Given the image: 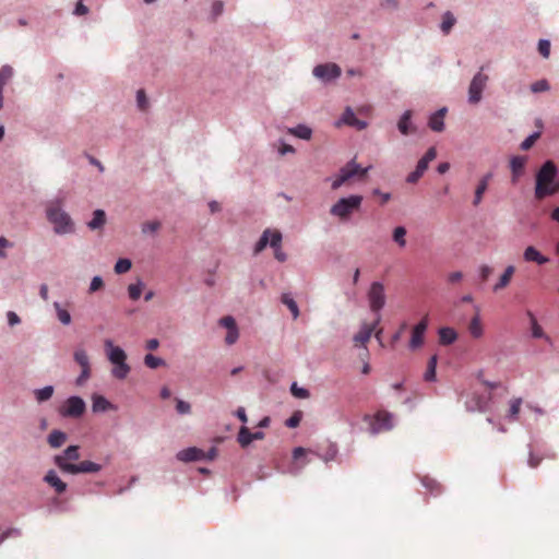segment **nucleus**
<instances>
[{"mask_svg":"<svg viewBox=\"0 0 559 559\" xmlns=\"http://www.w3.org/2000/svg\"><path fill=\"white\" fill-rule=\"evenodd\" d=\"M46 219L52 225V230L58 236L72 235L75 233V222L63 209V199L55 198L49 200L45 206Z\"/></svg>","mask_w":559,"mask_h":559,"instance_id":"f257e3e1","label":"nucleus"},{"mask_svg":"<svg viewBox=\"0 0 559 559\" xmlns=\"http://www.w3.org/2000/svg\"><path fill=\"white\" fill-rule=\"evenodd\" d=\"M558 167L552 160L543 163L535 178V197L542 200L559 192Z\"/></svg>","mask_w":559,"mask_h":559,"instance_id":"f03ea898","label":"nucleus"},{"mask_svg":"<svg viewBox=\"0 0 559 559\" xmlns=\"http://www.w3.org/2000/svg\"><path fill=\"white\" fill-rule=\"evenodd\" d=\"M104 347L107 359L114 366L110 372L111 376L115 379L124 380L131 371V367L127 362V353L109 338L105 340Z\"/></svg>","mask_w":559,"mask_h":559,"instance_id":"7ed1b4c3","label":"nucleus"},{"mask_svg":"<svg viewBox=\"0 0 559 559\" xmlns=\"http://www.w3.org/2000/svg\"><path fill=\"white\" fill-rule=\"evenodd\" d=\"M361 202L362 197L359 194L341 198L331 206L330 214L341 221H347L354 212L360 209Z\"/></svg>","mask_w":559,"mask_h":559,"instance_id":"20e7f679","label":"nucleus"},{"mask_svg":"<svg viewBox=\"0 0 559 559\" xmlns=\"http://www.w3.org/2000/svg\"><path fill=\"white\" fill-rule=\"evenodd\" d=\"M367 298L371 312L377 314V320L374 322V324H377L380 321V311L385 306L386 300L383 283L379 281L372 282L368 289Z\"/></svg>","mask_w":559,"mask_h":559,"instance_id":"39448f33","label":"nucleus"},{"mask_svg":"<svg viewBox=\"0 0 559 559\" xmlns=\"http://www.w3.org/2000/svg\"><path fill=\"white\" fill-rule=\"evenodd\" d=\"M364 421L369 424V433L376 436L381 431H389L394 427L393 416L388 412H380L376 416L366 414Z\"/></svg>","mask_w":559,"mask_h":559,"instance_id":"423d86ee","label":"nucleus"},{"mask_svg":"<svg viewBox=\"0 0 559 559\" xmlns=\"http://www.w3.org/2000/svg\"><path fill=\"white\" fill-rule=\"evenodd\" d=\"M485 67H480L479 71L473 76L468 85V97L467 102L472 105L478 104L483 98V92L487 86L489 76L483 71Z\"/></svg>","mask_w":559,"mask_h":559,"instance_id":"0eeeda50","label":"nucleus"},{"mask_svg":"<svg viewBox=\"0 0 559 559\" xmlns=\"http://www.w3.org/2000/svg\"><path fill=\"white\" fill-rule=\"evenodd\" d=\"M86 411L85 401L79 395L69 396L59 408V414L64 418H79Z\"/></svg>","mask_w":559,"mask_h":559,"instance_id":"6e6552de","label":"nucleus"},{"mask_svg":"<svg viewBox=\"0 0 559 559\" xmlns=\"http://www.w3.org/2000/svg\"><path fill=\"white\" fill-rule=\"evenodd\" d=\"M312 74L323 84H329L341 76L342 69L334 62L320 63L313 68Z\"/></svg>","mask_w":559,"mask_h":559,"instance_id":"1a4fd4ad","label":"nucleus"},{"mask_svg":"<svg viewBox=\"0 0 559 559\" xmlns=\"http://www.w3.org/2000/svg\"><path fill=\"white\" fill-rule=\"evenodd\" d=\"M437 157V150L435 146H431L427 150L424 156L418 160L415 170L409 173L406 177V182L416 183L424 173L427 170L428 165L431 160Z\"/></svg>","mask_w":559,"mask_h":559,"instance_id":"9d476101","label":"nucleus"},{"mask_svg":"<svg viewBox=\"0 0 559 559\" xmlns=\"http://www.w3.org/2000/svg\"><path fill=\"white\" fill-rule=\"evenodd\" d=\"M428 328L427 319L419 321L412 330V337L408 344L409 349L415 350L424 344V335Z\"/></svg>","mask_w":559,"mask_h":559,"instance_id":"9b49d317","label":"nucleus"},{"mask_svg":"<svg viewBox=\"0 0 559 559\" xmlns=\"http://www.w3.org/2000/svg\"><path fill=\"white\" fill-rule=\"evenodd\" d=\"M264 432L259 430L251 432L248 427L241 426L237 436V441L242 448H247L254 440H262Z\"/></svg>","mask_w":559,"mask_h":559,"instance_id":"f8f14e48","label":"nucleus"},{"mask_svg":"<svg viewBox=\"0 0 559 559\" xmlns=\"http://www.w3.org/2000/svg\"><path fill=\"white\" fill-rule=\"evenodd\" d=\"M176 457L181 462H198L205 459V452L199 448L190 447L179 451Z\"/></svg>","mask_w":559,"mask_h":559,"instance_id":"ddd939ff","label":"nucleus"},{"mask_svg":"<svg viewBox=\"0 0 559 559\" xmlns=\"http://www.w3.org/2000/svg\"><path fill=\"white\" fill-rule=\"evenodd\" d=\"M341 122L350 127H355L357 130H364L368 126L367 121L359 120L356 118L354 110L349 106L345 108L341 117Z\"/></svg>","mask_w":559,"mask_h":559,"instance_id":"4468645a","label":"nucleus"},{"mask_svg":"<svg viewBox=\"0 0 559 559\" xmlns=\"http://www.w3.org/2000/svg\"><path fill=\"white\" fill-rule=\"evenodd\" d=\"M282 233L280 230H274L272 234V238L270 241V247L274 249V257L280 262H285L287 259V254L282 250Z\"/></svg>","mask_w":559,"mask_h":559,"instance_id":"2eb2a0df","label":"nucleus"},{"mask_svg":"<svg viewBox=\"0 0 559 559\" xmlns=\"http://www.w3.org/2000/svg\"><path fill=\"white\" fill-rule=\"evenodd\" d=\"M44 481L50 485L56 492L63 493L67 490V484L57 475L56 471L49 469L44 476Z\"/></svg>","mask_w":559,"mask_h":559,"instance_id":"dca6fc26","label":"nucleus"},{"mask_svg":"<svg viewBox=\"0 0 559 559\" xmlns=\"http://www.w3.org/2000/svg\"><path fill=\"white\" fill-rule=\"evenodd\" d=\"M447 108L442 107L430 115L428 126L435 132H441L444 130V115L447 112Z\"/></svg>","mask_w":559,"mask_h":559,"instance_id":"f3484780","label":"nucleus"},{"mask_svg":"<svg viewBox=\"0 0 559 559\" xmlns=\"http://www.w3.org/2000/svg\"><path fill=\"white\" fill-rule=\"evenodd\" d=\"M525 261L535 262L538 265H544L549 262V259L542 254L534 246H528L523 253Z\"/></svg>","mask_w":559,"mask_h":559,"instance_id":"a211bd4d","label":"nucleus"},{"mask_svg":"<svg viewBox=\"0 0 559 559\" xmlns=\"http://www.w3.org/2000/svg\"><path fill=\"white\" fill-rule=\"evenodd\" d=\"M116 406L111 404L105 396L93 394L92 396V411L94 413H104L109 409H115Z\"/></svg>","mask_w":559,"mask_h":559,"instance_id":"6ab92c4d","label":"nucleus"},{"mask_svg":"<svg viewBox=\"0 0 559 559\" xmlns=\"http://www.w3.org/2000/svg\"><path fill=\"white\" fill-rule=\"evenodd\" d=\"M439 343L443 346L451 345L457 340V333L453 328L442 326L438 331Z\"/></svg>","mask_w":559,"mask_h":559,"instance_id":"aec40b11","label":"nucleus"},{"mask_svg":"<svg viewBox=\"0 0 559 559\" xmlns=\"http://www.w3.org/2000/svg\"><path fill=\"white\" fill-rule=\"evenodd\" d=\"M492 178V174L491 173H488L486 174L478 182L476 189H475V194H474V200H473V204L476 206L478 205L481 200H483V195L484 193L486 192V190L488 189V183H489V180Z\"/></svg>","mask_w":559,"mask_h":559,"instance_id":"412c9836","label":"nucleus"},{"mask_svg":"<svg viewBox=\"0 0 559 559\" xmlns=\"http://www.w3.org/2000/svg\"><path fill=\"white\" fill-rule=\"evenodd\" d=\"M465 407L468 412H485L487 401L485 397L475 394L465 402Z\"/></svg>","mask_w":559,"mask_h":559,"instance_id":"4be33fe9","label":"nucleus"},{"mask_svg":"<svg viewBox=\"0 0 559 559\" xmlns=\"http://www.w3.org/2000/svg\"><path fill=\"white\" fill-rule=\"evenodd\" d=\"M476 308V314L471 319V322L468 324V332L474 338H479L484 334L480 316H479V309Z\"/></svg>","mask_w":559,"mask_h":559,"instance_id":"5701e85b","label":"nucleus"},{"mask_svg":"<svg viewBox=\"0 0 559 559\" xmlns=\"http://www.w3.org/2000/svg\"><path fill=\"white\" fill-rule=\"evenodd\" d=\"M106 224V213L104 210L97 209L93 212V218L87 223L91 230H97Z\"/></svg>","mask_w":559,"mask_h":559,"instance_id":"b1692460","label":"nucleus"},{"mask_svg":"<svg viewBox=\"0 0 559 559\" xmlns=\"http://www.w3.org/2000/svg\"><path fill=\"white\" fill-rule=\"evenodd\" d=\"M397 129L403 135H408L412 129V111L405 110L397 121Z\"/></svg>","mask_w":559,"mask_h":559,"instance_id":"393cba45","label":"nucleus"},{"mask_svg":"<svg viewBox=\"0 0 559 559\" xmlns=\"http://www.w3.org/2000/svg\"><path fill=\"white\" fill-rule=\"evenodd\" d=\"M288 132L301 140H310L312 135L311 128L304 123H299L296 127L289 128Z\"/></svg>","mask_w":559,"mask_h":559,"instance_id":"a878e982","label":"nucleus"},{"mask_svg":"<svg viewBox=\"0 0 559 559\" xmlns=\"http://www.w3.org/2000/svg\"><path fill=\"white\" fill-rule=\"evenodd\" d=\"M274 230H271L270 228H266L262 235L260 236L259 240L254 245L253 248V254H259L261 251H263L267 246H270V241L272 238V234Z\"/></svg>","mask_w":559,"mask_h":559,"instance_id":"bb28decb","label":"nucleus"},{"mask_svg":"<svg viewBox=\"0 0 559 559\" xmlns=\"http://www.w3.org/2000/svg\"><path fill=\"white\" fill-rule=\"evenodd\" d=\"M358 163L355 159H350L345 166L338 170V176L348 181L357 175Z\"/></svg>","mask_w":559,"mask_h":559,"instance_id":"cd10ccee","label":"nucleus"},{"mask_svg":"<svg viewBox=\"0 0 559 559\" xmlns=\"http://www.w3.org/2000/svg\"><path fill=\"white\" fill-rule=\"evenodd\" d=\"M53 462L63 473L72 475L81 473L80 463L74 464L70 462H64V460L60 457H53Z\"/></svg>","mask_w":559,"mask_h":559,"instance_id":"c85d7f7f","label":"nucleus"},{"mask_svg":"<svg viewBox=\"0 0 559 559\" xmlns=\"http://www.w3.org/2000/svg\"><path fill=\"white\" fill-rule=\"evenodd\" d=\"M281 301L289 309L293 318L296 320L299 317L300 312H299V307H298L297 302L295 301V299L293 298L292 294L290 293L282 294Z\"/></svg>","mask_w":559,"mask_h":559,"instance_id":"c756f323","label":"nucleus"},{"mask_svg":"<svg viewBox=\"0 0 559 559\" xmlns=\"http://www.w3.org/2000/svg\"><path fill=\"white\" fill-rule=\"evenodd\" d=\"M525 166V157L524 156H513L510 160V167L512 171V180L513 182L516 180V178L522 173L523 168Z\"/></svg>","mask_w":559,"mask_h":559,"instance_id":"7c9ffc66","label":"nucleus"},{"mask_svg":"<svg viewBox=\"0 0 559 559\" xmlns=\"http://www.w3.org/2000/svg\"><path fill=\"white\" fill-rule=\"evenodd\" d=\"M437 364H438V357H437V355H432L428 360L427 370L424 373L425 381L435 382L437 380V373H436Z\"/></svg>","mask_w":559,"mask_h":559,"instance_id":"2f4dec72","label":"nucleus"},{"mask_svg":"<svg viewBox=\"0 0 559 559\" xmlns=\"http://www.w3.org/2000/svg\"><path fill=\"white\" fill-rule=\"evenodd\" d=\"M515 271V267L513 265H509L503 274L500 276L498 283L493 286V292H499L500 289L504 288L509 285L511 277Z\"/></svg>","mask_w":559,"mask_h":559,"instance_id":"473e14b6","label":"nucleus"},{"mask_svg":"<svg viewBox=\"0 0 559 559\" xmlns=\"http://www.w3.org/2000/svg\"><path fill=\"white\" fill-rule=\"evenodd\" d=\"M53 308L56 310L57 319L63 325H69L72 322V318L70 312L64 309L59 301L53 302Z\"/></svg>","mask_w":559,"mask_h":559,"instance_id":"72a5a7b5","label":"nucleus"},{"mask_svg":"<svg viewBox=\"0 0 559 559\" xmlns=\"http://www.w3.org/2000/svg\"><path fill=\"white\" fill-rule=\"evenodd\" d=\"M527 316H528V317H530V319H531V331H532V336H533L534 338H545L546 341L550 342L549 336H547V335L544 333V331H543L542 326L538 324V322H537L536 318L534 317V314H533L531 311H528V312H527Z\"/></svg>","mask_w":559,"mask_h":559,"instance_id":"f704fd0d","label":"nucleus"},{"mask_svg":"<svg viewBox=\"0 0 559 559\" xmlns=\"http://www.w3.org/2000/svg\"><path fill=\"white\" fill-rule=\"evenodd\" d=\"M67 440V433L61 430H52L48 436L51 448H60Z\"/></svg>","mask_w":559,"mask_h":559,"instance_id":"c9c22d12","label":"nucleus"},{"mask_svg":"<svg viewBox=\"0 0 559 559\" xmlns=\"http://www.w3.org/2000/svg\"><path fill=\"white\" fill-rule=\"evenodd\" d=\"M53 392L55 388L52 385H46L41 389L34 390V395L38 403H44L51 399Z\"/></svg>","mask_w":559,"mask_h":559,"instance_id":"e433bc0d","label":"nucleus"},{"mask_svg":"<svg viewBox=\"0 0 559 559\" xmlns=\"http://www.w3.org/2000/svg\"><path fill=\"white\" fill-rule=\"evenodd\" d=\"M456 23V19L452 12L447 11L442 15V22L440 24V29L443 34H449L454 24Z\"/></svg>","mask_w":559,"mask_h":559,"instance_id":"4c0bfd02","label":"nucleus"},{"mask_svg":"<svg viewBox=\"0 0 559 559\" xmlns=\"http://www.w3.org/2000/svg\"><path fill=\"white\" fill-rule=\"evenodd\" d=\"M421 484L433 496H438L442 491L441 485L436 479L430 478L429 476H424L421 478Z\"/></svg>","mask_w":559,"mask_h":559,"instance_id":"58836bf2","label":"nucleus"},{"mask_svg":"<svg viewBox=\"0 0 559 559\" xmlns=\"http://www.w3.org/2000/svg\"><path fill=\"white\" fill-rule=\"evenodd\" d=\"M373 329H374V324L373 325H367V324L362 325L360 331L354 335V337H353L354 342L362 343V344L368 342L369 338L371 337Z\"/></svg>","mask_w":559,"mask_h":559,"instance_id":"ea45409f","label":"nucleus"},{"mask_svg":"<svg viewBox=\"0 0 559 559\" xmlns=\"http://www.w3.org/2000/svg\"><path fill=\"white\" fill-rule=\"evenodd\" d=\"M406 234L407 230L404 226H397L393 229L392 239L400 248H404L406 246Z\"/></svg>","mask_w":559,"mask_h":559,"instance_id":"a19ab883","label":"nucleus"},{"mask_svg":"<svg viewBox=\"0 0 559 559\" xmlns=\"http://www.w3.org/2000/svg\"><path fill=\"white\" fill-rule=\"evenodd\" d=\"M55 457H60L64 460V462L68 461H76L80 459V452L78 445H69L62 454L56 455Z\"/></svg>","mask_w":559,"mask_h":559,"instance_id":"79ce46f5","label":"nucleus"},{"mask_svg":"<svg viewBox=\"0 0 559 559\" xmlns=\"http://www.w3.org/2000/svg\"><path fill=\"white\" fill-rule=\"evenodd\" d=\"M144 365L150 369H157L165 366L166 361L160 357L154 356L153 354H146L144 356Z\"/></svg>","mask_w":559,"mask_h":559,"instance_id":"37998d69","label":"nucleus"},{"mask_svg":"<svg viewBox=\"0 0 559 559\" xmlns=\"http://www.w3.org/2000/svg\"><path fill=\"white\" fill-rule=\"evenodd\" d=\"M74 361L80 365L81 369L91 368L90 359L86 352L83 348H78L73 354Z\"/></svg>","mask_w":559,"mask_h":559,"instance_id":"c03bdc74","label":"nucleus"},{"mask_svg":"<svg viewBox=\"0 0 559 559\" xmlns=\"http://www.w3.org/2000/svg\"><path fill=\"white\" fill-rule=\"evenodd\" d=\"M14 70L11 66L4 64L0 68V87L4 88L8 82L13 78Z\"/></svg>","mask_w":559,"mask_h":559,"instance_id":"a18cd8bd","label":"nucleus"},{"mask_svg":"<svg viewBox=\"0 0 559 559\" xmlns=\"http://www.w3.org/2000/svg\"><path fill=\"white\" fill-rule=\"evenodd\" d=\"M143 287H144V283L140 278L135 283L130 284L128 286V294H129L130 299L138 300L141 296Z\"/></svg>","mask_w":559,"mask_h":559,"instance_id":"49530a36","label":"nucleus"},{"mask_svg":"<svg viewBox=\"0 0 559 559\" xmlns=\"http://www.w3.org/2000/svg\"><path fill=\"white\" fill-rule=\"evenodd\" d=\"M131 266H132V262L130 259L120 258L117 260L114 270L117 274H123V273H127L131 269Z\"/></svg>","mask_w":559,"mask_h":559,"instance_id":"de8ad7c7","label":"nucleus"},{"mask_svg":"<svg viewBox=\"0 0 559 559\" xmlns=\"http://www.w3.org/2000/svg\"><path fill=\"white\" fill-rule=\"evenodd\" d=\"M290 393L296 399H308L310 396V392L308 389L298 386L297 382H293L290 385Z\"/></svg>","mask_w":559,"mask_h":559,"instance_id":"09e8293b","label":"nucleus"},{"mask_svg":"<svg viewBox=\"0 0 559 559\" xmlns=\"http://www.w3.org/2000/svg\"><path fill=\"white\" fill-rule=\"evenodd\" d=\"M81 473H98L102 469V465L91 461L80 462Z\"/></svg>","mask_w":559,"mask_h":559,"instance_id":"8fccbe9b","label":"nucleus"},{"mask_svg":"<svg viewBox=\"0 0 559 559\" xmlns=\"http://www.w3.org/2000/svg\"><path fill=\"white\" fill-rule=\"evenodd\" d=\"M550 40L542 38L538 40L537 50L543 58H548L550 55Z\"/></svg>","mask_w":559,"mask_h":559,"instance_id":"3c124183","label":"nucleus"},{"mask_svg":"<svg viewBox=\"0 0 559 559\" xmlns=\"http://www.w3.org/2000/svg\"><path fill=\"white\" fill-rule=\"evenodd\" d=\"M549 90H550V85H549L548 81L545 79L538 80L531 85L532 93H542V92H547Z\"/></svg>","mask_w":559,"mask_h":559,"instance_id":"603ef678","label":"nucleus"},{"mask_svg":"<svg viewBox=\"0 0 559 559\" xmlns=\"http://www.w3.org/2000/svg\"><path fill=\"white\" fill-rule=\"evenodd\" d=\"M160 228V223L158 221L146 222L142 224L141 231L142 234H154Z\"/></svg>","mask_w":559,"mask_h":559,"instance_id":"864d4df0","label":"nucleus"},{"mask_svg":"<svg viewBox=\"0 0 559 559\" xmlns=\"http://www.w3.org/2000/svg\"><path fill=\"white\" fill-rule=\"evenodd\" d=\"M302 419V412L296 411L289 418L286 419L285 425L288 428H296Z\"/></svg>","mask_w":559,"mask_h":559,"instance_id":"5fc2aeb1","label":"nucleus"},{"mask_svg":"<svg viewBox=\"0 0 559 559\" xmlns=\"http://www.w3.org/2000/svg\"><path fill=\"white\" fill-rule=\"evenodd\" d=\"M337 452H338V450H337V445H336L335 443H331V444L328 447V449H326L325 453H324L323 455H321L320 457H321L324 462H326V463H328V462H330V461H333V460L336 457Z\"/></svg>","mask_w":559,"mask_h":559,"instance_id":"6e6d98bb","label":"nucleus"},{"mask_svg":"<svg viewBox=\"0 0 559 559\" xmlns=\"http://www.w3.org/2000/svg\"><path fill=\"white\" fill-rule=\"evenodd\" d=\"M224 11V3L221 0H215L211 8V20L215 21Z\"/></svg>","mask_w":559,"mask_h":559,"instance_id":"4d7b16f0","label":"nucleus"},{"mask_svg":"<svg viewBox=\"0 0 559 559\" xmlns=\"http://www.w3.org/2000/svg\"><path fill=\"white\" fill-rule=\"evenodd\" d=\"M176 411L179 415H189L191 413V405L183 400L176 399Z\"/></svg>","mask_w":559,"mask_h":559,"instance_id":"13d9d810","label":"nucleus"},{"mask_svg":"<svg viewBox=\"0 0 559 559\" xmlns=\"http://www.w3.org/2000/svg\"><path fill=\"white\" fill-rule=\"evenodd\" d=\"M136 106L140 110H145L148 106V100L144 90H139L136 92Z\"/></svg>","mask_w":559,"mask_h":559,"instance_id":"bf43d9fd","label":"nucleus"},{"mask_svg":"<svg viewBox=\"0 0 559 559\" xmlns=\"http://www.w3.org/2000/svg\"><path fill=\"white\" fill-rule=\"evenodd\" d=\"M527 447H528L527 465L530 467H532V468H535V467H537L539 465V463L542 462L543 457L535 455L531 444H528Z\"/></svg>","mask_w":559,"mask_h":559,"instance_id":"052dcab7","label":"nucleus"},{"mask_svg":"<svg viewBox=\"0 0 559 559\" xmlns=\"http://www.w3.org/2000/svg\"><path fill=\"white\" fill-rule=\"evenodd\" d=\"M539 136V132H533L521 143L520 147L524 151L530 150Z\"/></svg>","mask_w":559,"mask_h":559,"instance_id":"680f3d73","label":"nucleus"},{"mask_svg":"<svg viewBox=\"0 0 559 559\" xmlns=\"http://www.w3.org/2000/svg\"><path fill=\"white\" fill-rule=\"evenodd\" d=\"M91 377V368L81 369L80 374L75 379V384L82 386Z\"/></svg>","mask_w":559,"mask_h":559,"instance_id":"e2e57ef3","label":"nucleus"},{"mask_svg":"<svg viewBox=\"0 0 559 559\" xmlns=\"http://www.w3.org/2000/svg\"><path fill=\"white\" fill-rule=\"evenodd\" d=\"M522 404V399H515L511 402V405H510V413H509V418L510 419H514L516 417V415L519 414L520 412V406Z\"/></svg>","mask_w":559,"mask_h":559,"instance_id":"0e129e2a","label":"nucleus"},{"mask_svg":"<svg viewBox=\"0 0 559 559\" xmlns=\"http://www.w3.org/2000/svg\"><path fill=\"white\" fill-rule=\"evenodd\" d=\"M219 325L226 328L227 330H231V329H236L237 328L236 320L231 316H226V317L221 318Z\"/></svg>","mask_w":559,"mask_h":559,"instance_id":"69168bd1","label":"nucleus"},{"mask_svg":"<svg viewBox=\"0 0 559 559\" xmlns=\"http://www.w3.org/2000/svg\"><path fill=\"white\" fill-rule=\"evenodd\" d=\"M103 286H104V281L102 278V276L96 275L92 278L88 289L91 293H95L98 289H100Z\"/></svg>","mask_w":559,"mask_h":559,"instance_id":"338daca9","label":"nucleus"},{"mask_svg":"<svg viewBox=\"0 0 559 559\" xmlns=\"http://www.w3.org/2000/svg\"><path fill=\"white\" fill-rule=\"evenodd\" d=\"M238 337H239L238 328H236V329H231V330H227V334H226V337H225V342H226V344H228V345H233L234 343H236V341L238 340Z\"/></svg>","mask_w":559,"mask_h":559,"instance_id":"774afa93","label":"nucleus"}]
</instances>
